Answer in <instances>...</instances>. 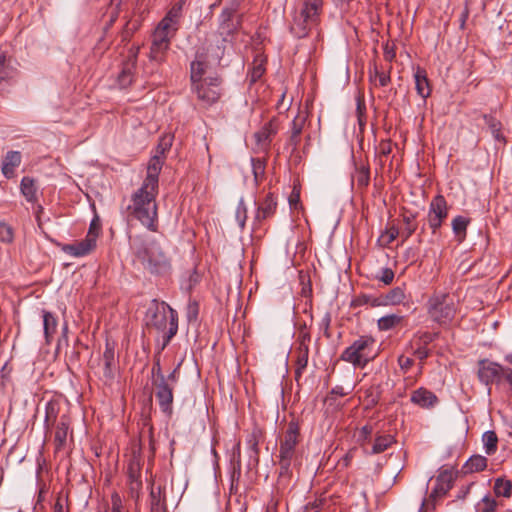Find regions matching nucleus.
Instances as JSON below:
<instances>
[{
  "label": "nucleus",
  "instance_id": "1",
  "mask_svg": "<svg viewBox=\"0 0 512 512\" xmlns=\"http://www.w3.org/2000/svg\"><path fill=\"white\" fill-rule=\"evenodd\" d=\"M44 432L46 438H52L55 453L65 451L74 433L69 409L59 397H53L45 404Z\"/></svg>",
  "mask_w": 512,
  "mask_h": 512
},
{
  "label": "nucleus",
  "instance_id": "2",
  "mask_svg": "<svg viewBox=\"0 0 512 512\" xmlns=\"http://www.w3.org/2000/svg\"><path fill=\"white\" fill-rule=\"evenodd\" d=\"M145 327L149 332H156L161 353L178 332V313L164 301L153 299L144 317Z\"/></svg>",
  "mask_w": 512,
  "mask_h": 512
},
{
  "label": "nucleus",
  "instance_id": "3",
  "mask_svg": "<svg viewBox=\"0 0 512 512\" xmlns=\"http://www.w3.org/2000/svg\"><path fill=\"white\" fill-rule=\"evenodd\" d=\"M159 189L141 185L132 195L126 208L127 217L139 221L152 232L158 230V206L156 197Z\"/></svg>",
  "mask_w": 512,
  "mask_h": 512
},
{
  "label": "nucleus",
  "instance_id": "4",
  "mask_svg": "<svg viewBox=\"0 0 512 512\" xmlns=\"http://www.w3.org/2000/svg\"><path fill=\"white\" fill-rule=\"evenodd\" d=\"M322 9L323 0H303L293 16L291 33L299 39L308 36L311 28L318 24Z\"/></svg>",
  "mask_w": 512,
  "mask_h": 512
},
{
  "label": "nucleus",
  "instance_id": "5",
  "mask_svg": "<svg viewBox=\"0 0 512 512\" xmlns=\"http://www.w3.org/2000/svg\"><path fill=\"white\" fill-rule=\"evenodd\" d=\"M136 258L153 274L166 273L170 261L156 241L141 242L134 248Z\"/></svg>",
  "mask_w": 512,
  "mask_h": 512
},
{
  "label": "nucleus",
  "instance_id": "6",
  "mask_svg": "<svg viewBox=\"0 0 512 512\" xmlns=\"http://www.w3.org/2000/svg\"><path fill=\"white\" fill-rule=\"evenodd\" d=\"M375 344L372 336L362 335L341 353L340 359L363 369L378 355Z\"/></svg>",
  "mask_w": 512,
  "mask_h": 512
},
{
  "label": "nucleus",
  "instance_id": "7",
  "mask_svg": "<svg viewBox=\"0 0 512 512\" xmlns=\"http://www.w3.org/2000/svg\"><path fill=\"white\" fill-rule=\"evenodd\" d=\"M300 441V427L295 421H290L280 440L279 468L280 476H289L291 463L296 455V446Z\"/></svg>",
  "mask_w": 512,
  "mask_h": 512
},
{
  "label": "nucleus",
  "instance_id": "8",
  "mask_svg": "<svg viewBox=\"0 0 512 512\" xmlns=\"http://www.w3.org/2000/svg\"><path fill=\"white\" fill-rule=\"evenodd\" d=\"M427 312L440 325L450 323L456 313L453 297L448 293H434L427 301Z\"/></svg>",
  "mask_w": 512,
  "mask_h": 512
},
{
  "label": "nucleus",
  "instance_id": "9",
  "mask_svg": "<svg viewBox=\"0 0 512 512\" xmlns=\"http://www.w3.org/2000/svg\"><path fill=\"white\" fill-rule=\"evenodd\" d=\"M243 14L239 12V4L236 2L225 6L218 17V33L223 42L239 32L242 27Z\"/></svg>",
  "mask_w": 512,
  "mask_h": 512
},
{
  "label": "nucleus",
  "instance_id": "10",
  "mask_svg": "<svg viewBox=\"0 0 512 512\" xmlns=\"http://www.w3.org/2000/svg\"><path fill=\"white\" fill-rule=\"evenodd\" d=\"M185 3V0H178L172 5L155 28V31L158 32V34L166 36L170 40L175 37L180 28Z\"/></svg>",
  "mask_w": 512,
  "mask_h": 512
},
{
  "label": "nucleus",
  "instance_id": "11",
  "mask_svg": "<svg viewBox=\"0 0 512 512\" xmlns=\"http://www.w3.org/2000/svg\"><path fill=\"white\" fill-rule=\"evenodd\" d=\"M222 79L219 76L205 78L203 82L192 86V91L197 95L199 101L205 106L216 103L221 95L220 85Z\"/></svg>",
  "mask_w": 512,
  "mask_h": 512
},
{
  "label": "nucleus",
  "instance_id": "12",
  "mask_svg": "<svg viewBox=\"0 0 512 512\" xmlns=\"http://www.w3.org/2000/svg\"><path fill=\"white\" fill-rule=\"evenodd\" d=\"M448 216V205L445 197L441 194L436 195L429 204L428 224L433 234L442 226V223Z\"/></svg>",
  "mask_w": 512,
  "mask_h": 512
},
{
  "label": "nucleus",
  "instance_id": "13",
  "mask_svg": "<svg viewBox=\"0 0 512 512\" xmlns=\"http://www.w3.org/2000/svg\"><path fill=\"white\" fill-rule=\"evenodd\" d=\"M505 371V367L488 359L478 361L477 376L479 381L486 386H490L492 383L499 384L504 378Z\"/></svg>",
  "mask_w": 512,
  "mask_h": 512
},
{
  "label": "nucleus",
  "instance_id": "14",
  "mask_svg": "<svg viewBox=\"0 0 512 512\" xmlns=\"http://www.w3.org/2000/svg\"><path fill=\"white\" fill-rule=\"evenodd\" d=\"M256 212L253 218L254 227H260L262 223L274 216L277 209V201L273 193H267L259 202H255Z\"/></svg>",
  "mask_w": 512,
  "mask_h": 512
},
{
  "label": "nucleus",
  "instance_id": "15",
  "mask_svg": "<svg viewBox=\"0 0 512 512\" xmlns=\"http://www.w3.org/2000/svg\"><path fill=\"white\" fill-rule=\"evenodd\" d=\"M127 485L129 496L137 502L143 486L139 462H130L127 472Z\"/></svg>",
  "mask_w": 512,
  "mask_h": 512
},
{
  "label": "nucleus",
  "instance_id": "16",
  "mask_svg": "<svg viewBox=\"0 0 512 512\" xmlns=\"http://www.w3.org/2000/svg\"><path fill=\"white\" fill-rule=\"evenodd\" d=\"M156 389V398L159 403V407L163 413L167 416H171L173 412V386L167 382L154 383Z\"/></svg>",
  "mask_w": 512,
  "mask_h": 512
},
{
  "label": "nucleus",
  "instance_id": "17",
  "mask_svg": "<svg viewBox=\"0 0 512 512\" xmlns=\"http://www.w3.org/2000/svg\"><path fill=\"white\" fill-rule=\"evenodd\" d=\"M277 130V123L274 119H272L265 123L259 131L254 133V139L259 151H268L272 137L277 133Z\"/></svg>",
  "mask_w": 512,
  "mask_h": 512
},
{
  "label": "nucleus",
  "instance_id": "18",
  "mask_svg": "<svg viewBox=\"0 0 512 512\" xmlns=\"http://www.w3.org/2000/svg\"><path fill=\"white\" fill-rule=\"evenodd\" d=\"M96 241L92 234L86 235V237L79 242L64 245L62 251L73 257H83L95 249Z\"/></svg>",
  "mask_w": 512,
  "mask_h": 512
},
{
  "label": "nucleus",
  "instance_id": "19",
  "mask_svg": "<svg viewBox=\"0 0 512 512\" xmlns=\"http://www.w3.org/2000/svg\"><path fill=\"white\" fill-rule=\"evenodd\" d=\"M164 164V160L159 156H153L148 163L147 166V174L142 183L149 188L159 189V174L161 172L162 166Z\"/></svg>",
  "mask_w": 512,
  "mask_h": 512
},
{
  "label": "nucleus",
  "instance_id": "20",
  "mask_svg": "<svg viewBox=\"0 0 512 512\" xmlns=\"http://www.w3.org/2000/svg\"><path fill=\"white\" fill-rule=\"evenodd\" d=\"M307 121V114L299 112L291 123V132L287 141V146L291 147V151L297 150L300 144V136Z\"/></svg>",
  "mask_w": 512,
  "mask_h": 512
},
{
  "label": "nucleus",
  "instance_id": "21",
  "mask_svg": "<svg viewBox=\"0 0 512 512\" xmlns=\"http://www.w3.org/2000/svg\"><path fill=\"white\" fill-rule=\"evenodd\" d=\"M137 63V53L132 54L124 63L117 77V82L121 88L130 86L134 79V73Z\"/></svg>",
  "mask_w": 512,
  "mask_h": 512
},
{
  "label": "nucleus",
  "instance_id": "22",
  "mask_svg": "<svg viewBox=\"0 0 512 512\" xmlns=\"http://www.w3.org/2000/svg\"><path fill=\"white\" fill-rule=\"evenodd\" d=\"M18 70L13 65L11 58H7L4 54H0V89L10 84L17 77Z\"/></svg>",
  "mask_w": 512,
  "mask_h": 512
},
{
  "label": "nucleus",
  "instance_id": "23",
  "mask_svg": "<svg viewBox=\"0 0 512 512\" xmlns=\"http://www.w3.org/2000/svg\"><path fill=\"white\" fill-rule=\"evenodd\" d=\"M411 402L421 408H431L438 402L437 396L430 390L421 387L412 392Z\"/></svg>",
  "mask_w": 512,
  "mask_h": 512
},
{
  "label": "nucleus",
  "instance_id": "24",
  "mask_svg": "<svg viewBox=\"0 0 512 512\" xmlns=\"http://www.w3.org/2000/svg\"><path fill=\"white\" fill-rule=\"evenodd\" d=\"M101 363L103 365V377L106 380H112L115 376L116 361L114 346L110 343H106Z\"/></svg>",
  "mask_w": 512,
  "mask_h": 512
},
{
  "label": "nucleus",
  "instance_id": "25",
  "mask_svg": "<svg viewBox=\"0 0 512 512\" xmlns=\"http://www.w3.org/2000/svg\"><path fill=\"white\" fill-rule=\"evenodd\" d=\"M206 70V60L203 53L197 52L195 60L190 65V79L192 86L204 81L203 75Z\"/></svg>",
  "mask_w": 512,
  "mask_h": 512
},
{
  "label": "nucleus",
  "instance_id": "26",
  "mask_svg": "<svg viewBox=\"0 0 512 512\" xmlns=\"http://www.w3.org/2000/svg\"><path fill=\"white\" fill-rule=\"evenodd\" d=\"M21 153L19 151H9L5 155L2 161V173L6 178H12L14 176V170L21 163Z\"/></svg>",
  "mask_w": 512,
  "mask_h": 512
},
{
  "label": "nucleus",
  "instance_id": "27",
  "mask_svg": "<svg viewBox=\"0 0 512 512\" xmlns=\"http://www.w3.org/2000/svg\"><path fill=\"white\" fill-rule=\"evenodd\" d=\"M414 79L417 94L425 100L431 94V88L429 85L426 71L418 67L414 73Z\"/></svg>",
  "mask_w": 512,
  "mask_h": 512
},
{
  "label": "nucleus",
  "instance_id": "28",
  "mask_svg": "<svg viewBox=\"0 0 512 512\" xmlns=\"http://www.w3.org/2000/svg\"><path fill=\"white\" fill-rule=\"evenodd\" d=\"M42 318L45 340L47 344H50L52 342L54 334L57 331L58 320L53 313L46 310L42 311Z\"/></svg>",
  "mask_w": 512,
  "mask_h": 512
},
{
  "label": "nucleus",
  "instance_id": "29",
  "mask_svg": "<svg viewBox=\"0 0 512 512\" xmlns=\"http://www.w3.org/2000/svg\"><path fill=\"white\" fill-rule=\"evenodd\" d=\"M405 298V290L402 287H395L386 294L381 295L382 306L399 305L404 302Z\"/></svg>",
  "mask_w": 512,
  "mask_h": 512
},
{
  "label": "nucleus",
  "instance_id": "30",
  "mask_svg": "<svg viewBox=\"0 0 512 512\" xmlns=\"http://www.w3.org/2000/svg\"><path fill=\"white\" fill-rule=\"evenodd\" d=\"M487 467V458L482 455L471 456L463 466L464 473H475L485 470Z\"/></svg>",
  "mask_w": 512,
  "mask_h": 512
},
{
  "label": "nucleus",
  "instance_id": "31",
  "mask_svg": "<svg viewBox=\"0 0 512 512\" xmlns=\"http://www.w3.org/2000/svg\"><path fill=\"white\" fill-rule=\"evenodd\" d=\"M309 347L305 343H301L298 348V356L296 360L295 377L300 378L303 371L308 365Z\"/></svg>",
  "mask_w": 512,
  "mask_h": 512
},
{
  "label": "nucleus",
  "instance_id": "32",
  "mask_svg": "<svg viewBox=\"0 0 512 512\" xmlns=\"http://www.w3.org/2000/svg\"><path fill=\"white\" fill-rule=\"evenodd\" d=\"M470 220L464 216H456L452 220V229L459 242H462L466 237V231Z\"/></svg>",
  "mask_w": 512,
  "mask_h": 512
},
{
  "label": "nucleus",
  "instance_id": "33",
  "mask_svg": "<svg viewBox=\"0 0 512 512\" xmlns=\"http://www.w3.org/2000/svg\"><path fill=\"white\" fill-rule=\"evenodd\" d=\"M403 320V316L397 314L385 315L378 319L377 326L380 331H388L399 325Z\"/></svg>",
  "mask_w": 512,
  "mask_h": 512
},
{
  "label": "nucleus",
  "instance_id": "34",
  "mask_svg": "<svg viewBox=\"0 0 512 512\" xmlns=\"http://www.w3.org/2000/svg\"><path fill=\"white\" fill-rule=\"evenodd\" d=\"M482 442L487 455H493L497 451L498 437L495 431H486L482 435Z\"/></svg>",
  "mask_w": 512,
  "mask_h": 512
},
{
  "label": "nucleus",
  "instance_id": "35",
  "mask_svg": "<svg viewBox=\"0 0 512 512\" xmlns=\"http://www.w3.org/2000/svg\"><path fill=\"white\" fill-rule=\"evenodd\" d=\"M21 192L28 202L36 200V186L34 179L30 177H23L21 180Z\"/></svg>",
  "mask_w": 512,
  "mask_h": 512
},
{
  "label": "nucleus",
  "instance_id": "36",
  "mask_svg": "<svg viewBox=\"0 0 512 512\" xmlns=\"http://www.w3.org/2000/svg\"><path fill=\"white\" fill-rule=\"evenodd\" d=\"M416 214L405 213L403 215L404 228L401 233L403 240L410 238L417 229Z\"/></svg>",
  "mask_w": 512,
  "mask_h": 512
},
{
  "label": "nucleus",
  "instance_id": "37",
  "mask_svg": "<svg viewBox=\"0 0 512 512\" xmlns=\"http://www.w3.org/2000/svg\"><path fill=\"white\" fill-rule=\"evenodd\" d=\"M394 437L392 435H380L376 437L372 445V453L379 454L384 452L388 447L394 443Z\"/></svg>",
  "mask_w": 512,
  "mask_h": 512
},
{
  "label": "nucleus",
  "instance_id": "38",
  "mask_svg": "<svg viewBox=\"0 0 512 512\" xmlns=\"http://www.w3.org/2000/svg\"><path fill=\"white\" fill-rule=\"evenodd\" d=\"M483 119L486 123V125L489 127L493 137L497 141H501L505 143V138L503 134L501 133V123L496 118L490 116V115H483Z\"/></svg>",
  "mask_w": 512,
  "mask_h": 512
},
{
  "label": "nucleus",
  "instance_id": "39",
  "mask_svg": "<svg viewBox=\"0 0 512 512\" xmlns=\"http://www.w3.org/2000/svg\"><path fill=\"white\" fill-rule=\"evenodd\" d=\"M156 346H157V352L154 355V364H153V367L151 370V374L153 377V382H152L153 384L161 383L162 381L167 382L165 375L162 372V368H161V364H160V354L161 353H159V340H157Z\"/></svg>",
  "mask_w": 512,
  "mask_h": 512
},
{
  "label": "nucleus",
  "instance_id": "40",
  "mask_svg": "<svg viewBox=\"0 0 512 512\" xmlns=\"http://www.w3.org/2000/svg\"><path fill=\"white\" fill-rule=\"evenodd\" d=\"M494 492L497 496L510 498L512 495V482L510 480L497 478L494 484Z\"/></svg>",
  "mask_w": 512,
  "mask_h": 512
},
{
  "label": "nucleus",
  "instance_id": "41",
  "mask_svg": "<svg viewBox=\"0 0 512 512\" xmlns=\"http://www.w3.org/2000/svg\"><path fill=\"white\" fill-rule=\"evenodd\" d=\"M252 172L256 184H259L265 175L266 161L261 158H251Z\"/></svg>",
  "mask_w": 512,
  "mask_h": 512
},
{
  "label": "nucleus",
  "instance_id": "42",
  "mask_svg": "<svg viewBox=\"0 0 512 512\" xmlns=\"http://www.w3.org/2000/svg\"><path fill=\"white\" fill-rule=\"evenodd\" d=\"M438 333L437 332H417L415 335H414V342L416 343V345L418 346H424V347H427L430 343H432L437 337H438Z\"/></svg>",
  "mask_w": 512,
  "mask_h": 512
},
{
  "label": "nucleus",
  "instance_id": "43",
  "mask_svg": "<svg viewBox=\"0 0 512 512\" xmlns=\"http://www.w3.org/2000/svg\"><path fill=\"white\" fill-rule=\"evenodd\" d=\"M149 498L150 506L166 504L165 489L162 488L161 486L154 488V486L152 485Z\"/></svg>",
  "mask_w": 512,
  "mask_h": 512
},
{
  "label": "nucleus",
  "instance_id": "44",
  "mask_svg": "<svg viewBox=\"0 0 512 512\" xmlns=\"http://www.w3.org/2000/svg\"><path fill=\"white\" fill-rule=\"evenodd\" d=\"M103 512H128L123 505V500L117 492L111 495L110 504L104 509Z\"/></svg>",
  "mask_w": 512,
  "mask_h": 512
},
{
  "label": "nucleus",
  "instance_id": "45",
  "mask_svg": "<svg viewBox=\"0 0 512 512\" xmlns=\"http://www.w3.org/2000/svg\"><path fill=\"white\" fill-rule=\"evenodd\" d=\"M354 305H369L370 307H379L382 306V299L381 296L374 297L371 295H360L358 296L354 301Z\"/></svg>",
  "mask_w": 512,
  "mask_h": 512
},
{
  "label": "nucleus",
  "instance_id": "46",
  "mask_svg": "<svg viewBox=\"0 0 512 512\" xmlns=\"http://www.w3.org/2000/svg\"><path fill=\"white\" fill-rule=\"evenodd\" d=\"M248 208L243 199H240L235 211V218L241 230L245 228Z\"/></svg>",
  "mask_w": 512,
  "mask_h": 512
},
{
  "label": "nucleus",
  "instance_id": "47",
  "mask_svg": "<svg viewBox=\"0 0 512 512\" xmlns=\"http://www.w3.org/2000/svg\"><path fill=\"white\" fill-rule=\"evenodd\" d=\"M357 185L360 187H366L370 181V169L367 165H361L356 169L355 175Z\"/></svg>",
  "mask_w": 512,
  "mask_h": 512
},
{
  "label": "nucleus",
  "instance_id": "48",
  "mask_svg": "<svg viewBox=\"0 0 512 512\" xmlns=\"http://www.w3.org/2000/svg\"><path fill=\"white\" fill-rule=\"evenodd\" d=\"M168 50L169 48L151 44L149 58L152 61L161 63L165 60V56Z\"/></svg>",
  "mask_w": 512,
  "mask_h": 512
},
{
  "label": "nucleus",
  "instance_id": "49",
  "mask_svg": "<svg viewBox=\"0 0 512 512\" xmlns=\"http://www.w3.org/2000/svg\"><path fill=\"white\" fill-rule=\"evenodd\" d=\"M498 506V503L495 499L490 496H485L482 500L477 504L478 512H494Z\"/></svg>",
  "mask_w": 512,
  "mask_h": 512
},
{
  "label": "nucleus",
  "instance_id": "50",
  "mask_svg": "<svg viewBox=\"0 0 512 512\" xmlns=\"http://www.w3.org/2000/svg\"><path fill=\"white\" fill-rule=\"evenodd\" d=\"M370 81L372 83L378 81L380 87H385L390 83L391 77L388 73L378 71L377 67L374 66V72L370 71Z\"/></svg>",
  "mask_w": 512,
  "mask_h": 512
},
{
  "label": "nucleus",
  "instance_id": "51",
  "mask_svg": "<svg viewBox=\"0 0 512 512\" xmlns=\"http://www.w3.org/2000/svg\"><path fill=\"white\" fill-rule=\"evenodd\" d=\"M263 438V431L259 428H254L248 437V445L256 454L258 453V445Z\"/></svg>",
  "mask_w": 512,
  "mask_h": 512
},
{
  "label": "nucleus",
  "instance_id": "52",
  "mask_svg": "<svg viewBox=\"0 0 512 512\" xmlns=\"http://www.w3.org/2000/svg\"><path fill=\"white\" fill-rule=\"evenodd\" d=\"M454 481V474L451 470H444L439 473V475L436 477V483L437 485L445 487V485L448 486V490L451 489L452 483Z\"/></svg>",
  "mask_w": 512,
  "mask_h": 512
},
{
  "label": "nucleus",
  "instance_id": "53",
  "mask_svg": "<svg viewBox=\"0 0 512 512\" xmlns=\"http://www.w3.org/2000/svg\"><path fill=\"white\" fill-rule=\"evenodd\" d=\"M448 486L445 485V487L443 486H440V485H437L435 484V487L432 489L430 495H429V498L428 500H423L422 502V506H421V509H423V507L426 505V503L428 502H435L437 498H440L442 496H444L447 492H448Z\"/></svg>",
  "mask_w": 512,
  "mask_h": 512
},
{
  "label": "nucleus",
  "instance_id": "54",
  "mask_svg": "<svg viewBox=\"0 0 512 512\" xmlns=\"http://www.w3.org/2000/svg\"><path fill=\"white\" fill-rule=\"evenodd\" d=\"M264 72H265V67H264L263 60H255L253 63V68L250 72V81L252 83L256 82L257 80H259L262 77Z\"/></svg>",
  "mask_w": 512,
  "mask_h": 512
},
{
  "label": "nucleus",
  "instance_id": "55",
  "mask_svg": "<svg viewBox=\"0 0 512 512\" xmlns=\"http://www.w3.org/2000/svg\"><path fill=\"white\" fill-rule=\"evenodd\" d=\"M13 240V230L11 226L5 222H0V241L10 243Z\"/></svg>",
  "mask_w": 512,
  "mask_h": 512
},
{
  "label": "nucleus",
  "instance_id": "56",
  "mask_svg": "<svg viewBox=\"0 0 512 512\" xmlns=\"http://www.w3.org/2000/svg\"><path fill=\"white\" fill-rule=\"evenodd\" d=\"M151 44L170 48L171 40L168 39V37H166V36L158 34V32H156L154 30L153 35H152V43Z\"/></svg>",
  "mask_w": 512,
  "mask_h": 512
},
{
  "label": "nucleus",
  "instance_id": "57",
  "mask_svg": "<svg viewBox=\"0 0 512 512\" xmlns=\"http://www.w3.org/2000/svg\"><path fill=\"white\" fill-rule=\"evenodd\" d=\"M394 276V271L391 268H383L381 270V275L377 278L385 285H390L393 282Z\"/></svg>",
  "mask_w": 512,
  "mask_h": 512
},
{
  "label": "nucleus",
  "instance_id": "58",
  "mask_svg": "<svg viewBox=\"0 0 512 512\" xmlns=\"http://www.w3.org/2000/svg\"><path fill=\"white\" fill-rule=\"evenodd\" d=\"M398 364L403 373H407L409 369L413 366L414 360L409 357H405L403 355L398 357Z\"/></svg>",
  "mask_w": 512,
  "mask_h": 512
},
{
  "label": "nucleus",
  "instance_id": "59",
  "mask_svg": "<svg viewBox=\"0 0 512 512\" xmlns=\"http://www.w3.org/2000/svg\"><path fill=\"white\" fill-rule=\"evenodd\" d=\"M378 152L381 156H388L392 152V142L390 140H382L379 143Z\"/></svg>",
  "mask_w": 512,
  "mask_h": 512
},
{
  "label": "nucleus",
  "instance_id": "60",
  "mask_svg": "<svg viewBox=\"0 0 512 512\" xmlns=\"http://www.w3.org/2000/svg\"><path fill=\"white\" fill-rule=\"evenodd\" d=\"M414 355L421 361L425 360L430 355V350L427 347L418 346L414 351Z\"/></svg>",
  "mask_w": 512,
  "mask_h": 512
},
{
  "label": "nucleus",
  "instance_id": "61",
  "mask_svg": "<svg viewBox=\"0 0 512 512\" xmlns=\"http://www.w3.org/2000/svg\"><path fill=\"white\" fill-rule=\"evenodd\" d=\"M100 229H101V227H100L98 219H94V220H92V222L90 224L89 231H88L87 235L92 234L94 236V239L97 240Z\"/></svg>",
  "mask_w": 512,
  "mask_h": 512
},
{
  "label": "nucleus",
  "instance_id": "62",
  "mask_svg": "<svg viewBox=\"0 0 512 512\" xmlns=\"http://www.w3.org/2000/svg\"><path fill=\"white\" fill-rule=\"evenodd\" d=\"M322 505L323 500H315L311 503H308L305 507V510L306 512H318Z\"/></svg>",
  "mask_w": 512,
  "mask_h": 512
},
{
  "label": "nucleus",
  "instance_id": "63",
  "mask_svg": "<svg viewBox=\"0 0 512 512\" xmlns=\"http://www.w3.org/2000/svg\"><path fill=\"white\" fill-rule=\"evenodd\" d=\"M396 56V53H395V50L393 47H390L388 44L385 45L384 47V57L387 61H393V59L395 58Z\"/></svg>",
  "mask_w": 512,
  "mask_h": 512
},
{
  "label": "nucleus",
  "instance_id": "64",
  "mask_svg": "<svg viewBox=\"0 0 512 512\" xmlns=\"http://www.w3.org/2000/svg\"><path fill=\"white\" fill-rule=\"evenodd\" d=\"M180 365L181 364L179 363L177 365V367L172 372H170L167 376H165L167 383H170L172 386H174V384H176V382L178 380L177 371H178V368Z\"/></svg>",
  "mask_w": 512,
  "mask_h": 512
}]
</instances>
